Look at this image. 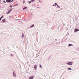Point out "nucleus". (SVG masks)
I'll return each mask as SVG.
<instances>
[{"mask_svg":"<svg viewBox=\"0 0 79 79\" xmlns=\"http://www.w3.org/2000/svg\"><path fill=\"white\" fill-rule=\"evenodd\" d=\"M73 62H69L67 63V64H69V65H72L73 64Z\"/></svg>","mask_w":79,"mask_h":79,"instance_id":"obj_1","label":"nucleus"},{"mask_svg":"<svg viewBox=\"0 0 79 79\" xmlns=\"http://www.w3.org/2000/svg\"><path fill=\"white\" fill-rule=\"evenodd\" d=\"M13 76L14 77H16V72H13Z\"/></svg>","mask_w":79,"mask_h":79,"instance_id":"obj_2","label":"nucleus"},{"mask_svg":"<svg viewBox=\"0 0 79 79\" xmlns=\"http://www.w3.org/2000/svg\"><path fill=\"white\" fill-rule=\"evenodd\" d=\"M14 0H12L11 1V0H6V2H13Z\"/></svg>","mask_w":79,"mask_h":79,"instance_id":"obj_3","label":"nucleus"},{"mask_svg":"<svg viewBox=\"0 0 79 79\" xmlns=\"http://www.w3.org/2000/svg\"><path fill=\"white\" fill-rule=\"evenodd\" d=\"M77 31H79V30L77 29H75L74 30L75 32H77Z\"/></svg>","mask_w":79,"mask_h":79,"instance_id":"obj_4","label":"nucleus"},{"mask_svg":"<svg viewBox=\"0 0 79 79\" xmlns=\"http://www.w3.org/2000/svg\"><path fill=\"white\" fill-rule=\"evenodd\" d=\"M33 78H34V76H31V77L29 78V79H33Z\"/></svg>","mask_w":79,"mask_h":79,"instance_id":"obj_5","label":"nucleus"},{"mask_svg":"<svg viewBox=\"0 0 79 79\" xmlns=\"http://www.w3.org/2000/svg\"><path fill=\"white\" fill-rule=\"evenodd\" d=\"M34 68L35 69L37 68V65H34Z\"/></svg>","mask_w":79,"mask_h":79,"instance_id":"obj_6","label":"nucleus"},{"mask_svg":"<svg viewBox=\"0 0 79 79\" xmlns=\"http://www.w3.org/2000/svg\"><path fill=\"white\" fill-rule=\"evenodd\" d=\"M34 25H32L31 26H30V28H32V27H34Z\"/></svg>","mask_w":79,"mask_h":79,"instance_id":"obj_7","label":"nucleus"},{"mask_svg":"<svg viewBox=\"0 0 79 79\" xmlns=\"http://www.w3.org/2000/svg\"><path fill=\"white\" fill-rule=\"evenodd\" d=\"M5 21H6V20H5V19H3V20H2V22H3V23H5Z\"/></svg>","mask_w":79,"mask_h":79,"instance_id":"obj_8","label":"nucleus"},{"mask_svg":"<svg viewBox=\"0 0 79 79\" xmlns=\"http://www.w3.org/2000/svg\"><path fill=\"white\" fill-rule=\"evenodd\" d=\"M27 8V7H24V8L23 9V10H26Z\"/></svg>","mask_w":79,"mask_h":79,"instance_id":"obj_9","label":"nucleus"},{"mask_svg":"<svg viewBox=\"0 0 79 79\" xmlns=\"http://www.w3.org/2000/svg\"><path fill=\"white\" fill-rule=\"evenodd\" d=\"M10 13V11H8L6 13L7 14H9V13Z\"/></svg>","mask_w":79,"mask_h":79,"instance_id":"obj_10","label":"nucleus"},{"mask_svg":"<svg viewBox=\"0 0 79 79\" xmlns=\"http://www.w3.org/2000/svg\"><path fill=\"white\" fill-rule=\"evenodd\" d=\"M22 38H23V37H24V34H23V33H22Z\"/></svg>","mask_w":79,"mask_h":79,"instance_id":"obj_11","label":"nucleus"},{"mask_svg":"<svg viewBox=\"0 0 79 79\" xmlns=\"http://www.w3.org/2000/svg\"><path fill=\"white\" fill-rule=\"evenodd\" d=\"M68 69H69V70H72V69L71 68H68Z\"/></svg>","mask_w":79,"mask_h":79,"instance_id":"obj_12","label":"nucleus"},{"mask_svg":"<svg viewBox=\"0 0 79 79\" xmlns=\"http://www.w3.org/2000/svg\"><path fill=\"white\" fill-rule=\"evenodd\" d=\"M18 5V4L17 3L14 6H16V5Z\"/></svg>","mask_w":79,"mask_h":79,"instance_id":"obj_13","label":"nucleus"},{"mask_svg":"<svg viewBox=\"0 0 79 79\" xmlns=\"http://www.w3.org/2000/svg\"><path fill=\"white\" fill-rule=\"evenodd\" d=\"M72 44H69V47H70V46H71V45H72Z\"/></svg>","mask_w":79,"mask_h":79,"instance_id":"obj_14","label":"nucleus"},{"mask_svg":"<svg viewBox=\"0 0 79 79\" xmlns=\"http://www.w3.org/2000/svg\"><path fill=\"white\" fill-rule=\"evenodd\" d=\"M55 6H56V5H57V3H55Z\"/></svg>","mask_w":79,"mask_h":79,"instance_id":"obj_15","label":"nucleus"},{"mask_svg":"<svg viewBox=\"0 0 79 79\" xmlns=\"http://www.w3.org/2000/svg\"><path fill=\"white\" fill-rule=\"evenodd\" d=\"M13 10V9H10V11H11V10Z\"/></svg>","mask_w":79,"mask_h":79,"instance_id":"obj_16","label":"nucleus"},{"mask_svg":"<svg viewBox=\"0 0 79 79\" xmlns=\"http://www.w3.org/2000/svg\"><path fill=\"white\" fill-rule=\"evenodd\" d=\"M3 15L1 17V18L2 19V18H3Z\"/></svg>","mask_w":79,"mask_h":79,"instance_id":"obj_17","label":"nucleus"},{"mask_svg":"<svg viewBox=\"0 0 79 79\" xmlns=\"http://www.w3.org/2000/svg\"><path fill=\"white\" fill-rule=\"evenodd\" d=\"M57 6H58V8H60V6H58V5H57Z\"/></svg>","mask_w":79,"mask_h":79,"instance_id":"obj_18","label":"nucleus"},{"mask_svg":"<svg viewBox=\"0 0 79 79\" xmlns=\"http://www.w3.org/2000/svg\"><path fill=\"white\" fill-rule=\"evenodd\" d=\"M34 0H31V2H33V1H34Z\"/></svg>","mask_w":79,"mask_h":79,"instance_id":"obj_19","label":"nucleus"},{"mask_svg":"<svg viewBox=\"0 0 79 79\" xmlns=\"http://www.w3.org/2000/svg\"><path fill=\"white\" fill-rule=\"evenodd\" d=\"M29 3H31V2L30 1V2H28Z\"/></svg>","mask_w":79,"mask_h":79,"instance_id":"obj_20","label":"nucleus"},{"mask_svg":"<svg viewBox=\"0 0 79 79\" xmlns=\"http://www.w3.org/2000/svg\"><path fill=\"white\" fill-rule=\"evenodd\" d=\"M10 8H12V6H10Z\"/></svg>","mask_w":79,"mask_h":79,"instance_id":"obj_21","label":"nucleus"},{"mask_svg":"<svg viewBox=\"0 0 79 79\" xmlns=\"http://www.w3.org/2000/svg\"><path fill=\"white\" fill-rule=\"evenodd\" d=\"M1 19H2L1 18H0V21H1Z\"/></svg>","mask_w":79,"mask_h":79,"instance_id":"obj_22","label":"nucleus"},{"mask_svg":"<svg viewBox=\"0 0 79 79\" xmlns=\"http://www.w3.org/2000/svg\"><path fill=\"white\" fill-rule=\"evenodd\" d=\"M40 68H42V66H41V65H40Z\"/></svg>","mask_w":79,"mask_h":79,"instance_id":"obj_23","label":"nucleus"},{"mask_svg":"<svg viewBox=\"0 0 79 79\" xmlns=\"http://www.w3.org/2000/svg\"><path fill=\"white\" fill-rule=\"evenodd\" d=\"M24 2V0L23 1V3H24V2Z\"/></svg>","mask_w":79,"mask_h":79,"instance_id":"obj_24","label":"nucleus"},{"mask_svg":"<svg viewBox=\"0 0 79 79\" xmlns=\"http://www.w3.org/2000/svg\"><path fill=\"white\" fill-rule=\"evenodd\" d=\"M9 11H10V12H11V11H10V10H9Z\"/></svg>","mask_w":79,"mask_h":79,"instance_id":"obj_25","label":"nucleus"},{"mask_svg":"<svg viewBox=\"0 0 79 79\" xmlns=\"http://www.w3.org/2000/svg\"><path fill=\"white\" fill-rule=\"evenodd\" d=\"M11 56H12L13 55L11 54Z\"/></svg>","mask_w":79,"mask_h":79,"instance_id":"obj_26","label":"nucleus"},{"mask_svg":"<svg viewBox=\"0 0 79 79\" xmlns=\"http://www.w3.org/2000/svg\"><path fill=\"white\" fill-rule=\"evenodd\" d=\"M53 6H55V5H53Z\"/></svg>","mask_w":79,"mask_h":79,"instance_id":"obj_27","label":"nucleus"},{"mask_svg":"<svg viewBox=\"0 0 79 79\" xmlns=\"http://www.w3.org/2000/svg\"><path fill=\"white\" fill-rule=\"evenodd\" d=\"M39 2H41L40 1H39Z\"/></svg>","mask_w":79,"mask_h":79,"instance_id":"obj_28","label":"nucleus"},{"mask_svg":"<svg viewBox=\"0 0 79 79\" xmlns=\"http://www.w3.org/2000/svg\"><path fill=\"white\" fill-rule=\"evenodd\" d=\"M3 2H5V1H3Z\"/></svg>","mask_w":79,"mask_h":79,"instance_id":"obj_29","label":"nucleus"},{"mask_svg":"<svg viewBox=\"0 0 79 79\" xmlns=\"http://www.w3.org/2000/svg\"><path fill=\"white\" fill-rule=\"evenodd\" d=\"M39 8V7H38V8Z\"/></svg>","mask_w":79,"mask_h":79,"instance_id":"obj_30","label":"nucleus"}]
</instances>
